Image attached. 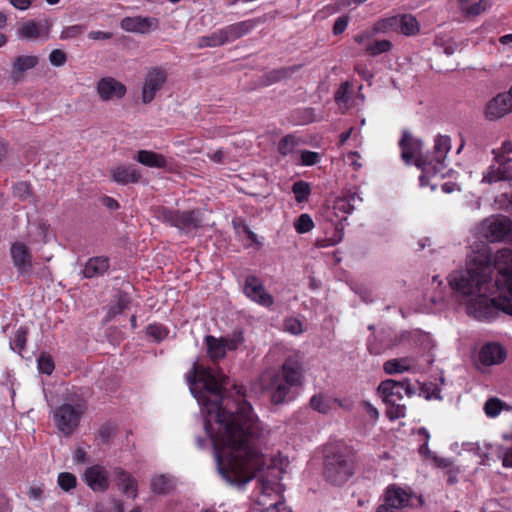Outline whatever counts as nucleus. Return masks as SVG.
<instances>
[{"label":"nucleus","instance_id":"obj_1","mask_svg":"<svg viewBox=\"0 0 512 512\" xmlns=\"http://www.w3.org/2000/svg\"><path fill=\"white\" fill-rule=\"evenodd\" d=\"M187 381L193 396L218 425L212 432L209 421L205 423L220 475L231 485H245L263 469L265 461L258 446L259 423L245 399L244 387L233 385L235 398L226 396L228 377L214 374L197 362L187 374Z\"/></svg>","mask_w":512,"mask_h":512},{"label":"nucleus","instance_id":"obj_2","mask_svg":"<svg viewBox=\"0 0 512 512\" xmlns=\"http://www.w3.org/2000/svg\"><path fill=\"white\" fill-rule=\"evenodd\" d=\"M448 283L475 319L492 320L500 311L512 316V250L471 260L465 270L452 272Z\"/></svg>","mask_w":512,"mask_h":512},{"label":"nucleus","instance_id":"obj_3","mask_svg":"<svg viewBox=\"0 0 512 512\" xmlns=\"http://www.w3.org/2000/svg\"><path fill=\"white\" fill-rule=\"evenodd\" d=\"M303 365L297 355L287 357L278 369L267 371L263 386L272 404L280 405L293 399L292 390L302 384Z\"/></svg>","mask_w":512,"mask_h":512},{"label":"nucleus","instance_id":"obj_4","mask_svg":"<svg viewBox=\"0 0 512 512\" xmlns=\"http://www.w3.org/2000/svg\"><path fill=\"white\" fill-rule=\"evenodd\" d=\"M88 408L87 401L79 395H71L53 410L52 419L57 430L64 436H71L79 427Z\"/></svg>","mask_w":512,"mask_h":512},{"label":"nucleus","instance_id":"obj_5","mask_svg":"<svg viewBox=\"0 0 512 512\" xmlns=\"http://www.w3.org/2000/svg\"><path fill=\"white\" fill-rule=\"evenodd\" d=\"M153 217L169 227L189 234L204 225L203 212L200 208L179 210L167 206H157L153 209Z\"/></svg>","mask_w":512,"mask_h":512},{"label":"nucleus","instance_id":"obj_6","mask_svg":"<svg viewBox=\"0 0 512 512\" xmlns=\"http://www.w3.org/2000/svg\"><path fill=\"white\" fill-rule=\"evenodd\" d=\"M378 392L386 404V415L390 420H396L405 417L406 407L401 404L403 394L412 396L415 394V388L409 379L396 381L387 379L380 383Z\"/></svg>","mask_w":512,"mask_h":512},{"label":"nucleus","instance_id":"obj_7","mask_svg":"<svg viewBox=\"0 0 512 512\" xmlns=\"http://www.w3.org/2000/svg\"><path fill=\"white\" fill-rule=\"evenodd\" d=\"M351 450L340 444L328 450L324 460V476L333 485H343L352 475Z\"/></svg>","mask_w":512,"mask_h":512},{"label":"nucleus","instance_id":"obj_8","mask_svg":"<svg viewBox=\"0 0 512 512\" xmlns=\"http://www.w3.org/2000/svg\"><path fill=\"white\" fill-rule=\"evenodd\" d=\"M494 163L483 173L482 183L493 184L512 180V143L504 141L501 147L492 150Z\"/></svg>","mask_w":512,"mask_h":512},{"label":"nucleus","instance_id":"obj_9","mask_svg":"<svg viewBox=\"0 0 512 512\" xmlns=\"http://www.w3.org/2000/svg\"><path fill=\"white\" fill-rule=\"evenodd\" d=\"M256 489L259 496L255 500L262 509H251L250 512H290L286 511L283 496L280 494V484L261 476L257 480Z\"/></svg>","mask_w":512,"mask_h":512},{"label":"nucleus","instance_id":"obj_10","mask_svg":"<svg viewBox=\"0 0 512 512\" xmlns=\"http://www.w3.org/2000/svg\"><path fill=\"white\" fill-rule=\"evenodd\" d=\"M450 149L451 138L447 135H438L434 141L431 157L423 161V172L427 175L442 173Z\"/></svg>","mask_w":512,"mask_h":512},{"label":"nucleus","instance_id":"obj_11","mask_svg":"<svg viewBox=\"0 0 512 512\" xmlns=\"http://www.w3.org/2000/svg\"><path fill=\"white\" fill-rule=\"evenodd\" d=\"M479 234L491 242L502 240L511 231V221L503 215H493L481 222Z\"/></svg>","mask_w":512,"mask_h":512},{"label":"nucleus","instance_id":"obj_12","mask_svg":"<svg viewBox=\"0 0 512 512\" xmlns=\"http://www.w3.org/2000/svg\"><path fill=\"white\" fill-rule=\"evenodd\" d=\"M167 77V71L162 67L153 66L147 70L141 96L144 104H149L155 99L157 92L165 85Z\"/></svg>","mask_w":512,"mask_h":512},{"label":"nucleus","instance_id":"obj_13","mask_svg":"<svg viewBox=\"0 0 512 512\" xmlns=\"http://www.w3.org/2000/svg\"><path fill=\"white\" fill-rule=\"evenodd\" d=\"M244 294L257 304L269 308L274 304V298L266 290L258 277L249 275L245 279Z\"/></svg>","mask_w":512,"mask_h":512},{"label":"nucleus","instance_id":"obj_14","mask_svg":"<svg viewBox=\"0 0 512 512\" xmlns=\"http://www.w3.org/2000/svg\"><path fill=\"white\" fill-rule=\"evenodd\" d=\"M83 478L86 485L94 492H105L110 486L108 471L99 464L88 467Z\"/></svg>","mask_w":512,"mask_h":512},{"label":"nucleus","instance_id":"obj_15","mask_svg":"<svg viewBox=\"0 0 512 512\" xmlns=\"http://www.w3.org/2000/svg\"><path fill=\"white\" fill-rule=\"evenodd\" d=\"M402 150L401 157L406 163L412 161L423 170V161L420 152L422 149V142L419 139L412 137L408 132H403L402 138L399 142Z\"/></svg>","mask_w":512,"mask_h":512},{"label":"nucleus","instance_id":"obj_16","mask_svg":"<svg viewBox=\"0 0 512 512\" xmlns=\"http://www.w3.org/2000/svg\"><path fill=\"white\" fill-rule=\"evenodd\" d=\"M512 111V93L509 90L506 93H500L491 99L485 109L486 117L490 120H496L504 117Z\"/></svg>","mask_w":512,"mask_h":512},{"label":"nucleus","instance_id":"obj_17","mask_svg":"<svg viewBox=\"0 0 512 512\" xmlns=\"http://www.w3.org/2000/svg\"><path fill=\"white\" fill-rule=\"evenodd\" d=\"M310 406L313 410L326 414L333 410H350L352 402L349 399L332 398L323 394L314 395L310 399Z\"/></svg>","mask_w":512,"mask_h":512},{"label":"nucleus","instance_id":"obj_18","mask_svg":"<svg viewBox=\"0 0 512 512\" xmlns=\"http://www.w3.org/2000/svg\"><path fill=\"white\" fill-rule=\"evenodd\" d=\"M111 179L120 185L139 183L142 174L134 164H118L110 169Z\"/></svg>","mask_w":512,"mask_h":512},{"label":"nucleus","instance_id":"obj_19","mask_svg":"<svg viewBox=\"0 0 512 512\" xmlns=\"http://www.w3.org/2000/svg\"><path fill=\"white\" fill-rule=\"evenodd\" d=\"M50 27L51 24L48 20L39 22L28 20L18 29V36L26 40H37L39 38L46 40L50 33Z\"/></svg>","mask_w":512,"mask_h":512},{"label":"nucleus","instance_id":"obj_20","mask_svg":"<svg viewBox=\"0 0 512 512\" xmlns=\"http://www.w3.org/2000/svg\"><path fill=\"white\" fill-rule=\"evenodd\" d=\"M120 26L127 32L146 34L158 28L159 20L154 17H125L121 20Z\"/></svg>","mask_w":512,"mask_h":512},{"label":"nucleus","instance_id":"obj_21","mask_svg":"<svg viewBox=\"0 0 512 512\" xmlns=\"http://www.w3.org/2000/svg\"><path fill=\"white\" fill-rule=\"evenodd\" d=\"M126 91V86L112 77H104L97 83V92L102 101L120 99Z\"/></svg>","mask_w":512,"mask_h":512},{"label":"nucleus","instance_id":"obj_22","mask_svg":"<svg viewBox=\"0 0 512 512\" xmlns=\"http://www.w3.org/2000/svg\"><path fill=\"white\" fill-rule=\"evenodd\" d=\"M12 262L20 274H27L32 267V254L22 242H14L10 248Z\"/></svg>","mask_w":512,"mask_h":512},{"label":"nucleus","instance_id":"obj_23","mask_svg":"<svg viewBox=\"0 0 512 512\" xmlns=\"http://www.w3.org/2000/svg\"><path fill=\"white\" fill-rule=\"evenodd\" d=\"M506 350L497 343H487L479 351V362L484 366L499 365L506 359Z\"/></svg>","mask_w":512,"mask_h":512},{"label":"nucleus","instance_id":"obj_24","mask_svg":"<svg viewBox=\"0 0 512 512\" xmlns=\"http://www.w3.org/2000/svg\"><path fill=\"white\" fill-rule=\"evenodd\" d=\"M412 493L396 485H391L385 493V501L392 507L403 509L411 504Z\"/></svg>","mask_w":512,"mask_h":512},{"label":"nucleus","instance_id":"obj_25","mask_svg":"<svg viewBox=\"0 0 512 512\" xmlns=\"http://www.w3.org/2000/svg\"><path fill=\"white\" fill-rule=\"evenodd\" d=\"M134 159L149 168L166 169L168 167L167 158L151 150H139Z\"/></svg>","mask_w":512,"mask_h":512},{"label":"nucleus","instance_id":"obj_26","mask_svg":"<svg viewBox=\"0 0 512 512\" xmlns=\"http://www.w3.org/2000/svg\"><path fill=\"white\" fill-rule=\"evenodd\" d=\"M110 267L109 258L106 256L91 257L86 262L83 275L85 278H94L103 276Z\"/></svg>","mask_w":512,"mask_h":512},{"label":"nucleus","instance_id":"obj_27","mask_svg":"<svg viewBox=\"0 0 512 512\" xmlns=\"http://www.w3.org/2000/svg\"><path fill=\"white\" fill-rule=\"evenodd\" d=\"M255 26L253 20H245L222 28V34L226 43L235 41L248 34Z\"/></svg>","mask_w":512,"mask_h":512},{"label":"nucleus","instance_id":"obj_28","mask_svg":"<svg viewBox=\"0 0 512 512\" xmlns=\"http://www.w3.org/2000/svg\"><path fill=\"white\" fill-rule=\"evenodd\" d=\"M39 63L38 56L35 55H22L18 56L12 64V76L15 80H20L23 74L33 69Z\"/></svg>","mask_w":512,"mask_h":512},{"label":"nucleus","instance_id":"obj_29","mask_svg":"<svg viewBox=\"0 0 512 512\" xmlns=\"http://www.w3.org/2000/svg\"><path fill=\"white\" fill-rule=\"evenodd\" d=\"M117 485L126 495H131L133 499L137 497V481L123 468H115Z\"/></svg>","mask_w":512,"mask_h":512},{"label":"nucleus","instance_id":"obj_30","mask_svg":"<svg viewBox=\"0 0 512 512\" xmlns=\"http://www.w3.org/2000/svg\"><path fill=\"white\" fill-rule=\"evenodd\" d=\"M420 31V24L412 14L397 15V33L405 36H414Z\"/></svg>","mask_w":512,"mask_h":512},{"label":"nucleus","instance_id":"obj_31","mask_svg":"<svg viewBox=\"0 0 512 512\" xmlns=\"http://www.w3.org/2000/svg\"><path fill=\"white\" fill-rule=\"evenodd\" d=\"M416 366V361L412 357H402L387 360L384 365V371L389 374L403 373L409 371Z\"/></svg>","mask_w":512,"mask_h":512},{"label":"nucleus","instance_id":"obj_32","mask_svg":"<svg viewBox=\"0 0 512 512\" xmlns=\"http://www.w3.org/2000/svg\"><path fill=\"white\" fill-rule=\"evenodd\" d=\"M205 344L207 346V354L212 360L216 361L225 357L227 349L224 338L208 335L205 337Z\"/></svg>","mask_w":512,"mask_h":512},{"label":"nucleus","instance_id":"obj_33","mask_svg":"<svg viewBox=\"0 0 512 512\" xmlns=\"http://www.w3.org/2000/svg\"><path fill=\"white\" fill-rule=\"evenodd\" d=\"M301 67V65H293L289 67L273 69L264 75L265 82L268 85L277 83L283 79L291 77L294 73L299 71Z\"/></svg>","mask_w":512,"mask_h":512},{"label":"nucleus","instance_id":"obj_34","mask_svg":"<svg viewBox=\"0 0 512 512\" xmlns=\"http://www.w3.org/2000/svg\"><path fill=\"white\" fill-rule=\"evenodd\" d=\"M131 303L130 296L126 292L119 291L117 294L116 302L113 304L105 317L106 322L112 320L117 315L121 314L124 310L129 308Z\"/></svg>","mask_w":512,"mask_h":512},{"label":"nucleus","instance_id":"obj_35","mask_svg":"<svg viewBox=\"0 0 512 512\" xmlns=\"http://www.w3.org/2000/svg\"><path fill=\"white\" fill-rule=\"evenodd\" d=\"M301 140L294 134L285 135L278 143L277 150L282 156H287L295 152Z\"/></svg>","mask_w":512,"mask_h":512},{"label":"nucleus","instance_id":"obj_36","mask_svg":"<svg viewBox=\"0 0 512 512\" xmlns=\"http://www.w3.org/2000/svg\"><path fill=\"white\" fill-rule=\"evenodd\" d=\"M374 33H397V15L379 19L373 26Z\"/></svg>","mask_w":512,"mask_h":512},{"label":"nucleus","instance_id":"obj_37","mask_svg":"<svg viewBox=\"0 0 512 512\" xmlns=\"http://www.w3.org/2000/svg\"><path fill=\"white\" fill-rule=\"evenodd\" d=\"M172 487L171 479L165 475H158L151 480V490L155 494H166Z\"/></svg>","mask_w":512,"mask_h":512},{"label":"nucleus","instance_id":"obj_38","mask_svg":"<svg viewBox=\"0 0 512 512\" xmlns=\"http://www.w3.org/2000/svg\"><path fill=\"white\" fill-rule=\"evenodd\" d=\"M292 192L298 203L305 202L311 194L310 184L302 180L296 181L292 186Z\"/></svg>","mask_w":512,"mask_h":512},{"label":"nucleus","instance_id":"obj_39","mask_svg":"<svg viewBox=\"0 0 512 512\" xmlns=\"http://www.w3.org/2000/svg\"><path fill=\"white\" fill-rule=\"evenodd\" d=\"M315 224L307 213L301 214L294 222V228L298 234H305L314 228Z\"/></svg>","mask_w":512,"mask_h":512},{"label":"nucleus","instance_id":"obj_40","mask_svg":"<svg viewBox=\"0 0 512 512\" xmlns=\"http://www.w3.org/2000/svg\"><path fill=\"white\" fill-rule=\"evenodd\" d=\"M147 335L152 337L155 341L161 342L167 338L169 329L160 323L149 324L146 328Z\"/></svg>","mask_w":512,"mask_h":512},{"label":"nucleus","instance_id":"obj_41","mask_svg":"<svg viewBox=\"0 0 512 512\" xmlns=\"http://www.w3.org/2000/svg\"><path fill=\"white\" fill-rule=\"evenodd\" d=\"M58 486L65 492H70L77 485V478L73 473L61 472L57 477Z\"/></svg>","mask_w":512,"mask_h":512},{"label":"nucleus","instance_id":"obj_42","mask_svg":"<svg viewBox=\"0 0 512 512\" xmlns=\"http://www.w3.org/2000/svg\"><path fill=\"white\" fill-rule=\"evenodd\" d=\"M505 403L499 398H490L485 402L484 411L488 417L494 418L503 410Z\"/></svg>","mask_w":512,"mask_h":512},{"label":"nucleus","instance_id":"obj_43","mask_svg":"<svg viewBox=\"0 0 512 512\" xmlns=\"http://www.w3.org/2000/svg\"><path fill=\"white\" fill-rule=\"evenodd\" d=\"M392 48V43L389 40H375L369 43L366 47L370 55L376 56L388 52Z\"/></svg>","mask_w":512,"mask_h":512},{"label":"nucleus","instance_id":"obj_44","mask_svg":"<svg viewBox=\"0 0 512 512\" xmlns=\"http://www.w3.org/2000/svg\"><path fill=\"white\" fill-rule=\"evenodd\" d=\"M222 30H218L213 32L209 36L202 37L200 40V46L201 47H216L221 46L226 43L224 40V35L222 34Z\"/></svg>","mask_w":512,"mask_h":512},{"label":"nucleus","instance_id":"obj_45","mask_svg":"<svg viewBox=\"0 0 512 512\" xmlns=\"http://www.w3.org/2000/svg\"><path fill=\"white\" fill-rule=\"evenodd\" d=\"M27 342V329L20 327L16 332L11 342V348L19 354L25 349Z\"/></svg>","mask_w":512,"mask_h":512},{"label":"nucleus","instance_id":"obj_46","mask_svg":"<svg viewBox=\"0 0 512 512\" xmlns=\"http://www.w3.org/2000/svg\"><path fill=\"white\" fill-rule=\"evenodd\" d=\"M37 364H38V370L43 373V374H46V375H51L55 369V365H54V361L52 359V357L45 353V352H42L38 359H37Z\"/></svg>","mask_w":512,"mask_h":512},{"label":"nucleus","instance_id":"obj_47","mask_svg":"<svg viewBox=\"0 0 512 512\" xmlns=\"http://www.w3.org/2000/svg\"><path fill=\"white\" fill-rule=\"evenodd\" d=\"M321 154L310 150L300 152V164L302 166H314L321 161Z\"/></svg>","mask_w":512,"mask_h":512},{"label":"nucleus","instance_id":"obj_48","mask_svg":"<svg viewBox=\"0 0 512 512\" xmlns=\"http://www.w3.org/2000/svg\"><path fill=\"white\" fill-rule=\"evenodd\" d=\"M284 330L293 335H299L302 333V322L295 317H288L284 320Z\"/></svg>","mask_w":512,"mask_h":512},{"label":"nucleus","instance_id":"obj_49","mask_svg":"<svg viewBox=\"0 0 512 512\" xmlns=\"http://www.w3.org/2000/svg\"><path fill=\"white\" fill-rule=\"evenodd\" d=\"M244 341V335L241 331L235 332L230 338H224L226 349L230 351L238 349Z\"/></svg>","mask_w":512,"mask_h":512},{"label":"nucleus","instance_id":"obj_50","mask_svg":"<svg viewBox=\"0 0 512 512\" xmlns=\"http://www.w3.org/2000/svg\"><path fill=\"white\" fill-rule=\"evenodd\" d=\"M503 440L512 442V428L503 433L502 435ZM502 458V464L506 468H512V447L508 448L501 456Z\"/></svg>","mask_w":512,"mask_h":512},{"label":"nucleus","instance_id":"obj_51","mask_svg":"<svg viewBox=\"0 0 512 512\" xmlns=\"http://www.w3.org/2000/svg\"><path fill=\"white\" fill-rule=\"evenodd\" d=\"M49 61L55 67L63 66L67 61L66 53L61 49H54L49 54Z\"/></svg>","mask_w":512,"mask_h":512},{"label":"nucleus","instance_id":"obj_52","mask_svg":"<svg viewBox=\"0 0 512 512\" xmlns=\"http://www.w3.org/2000/svg\"><path fill=\"white\" fill-rule=\"evenodd\" d=\"M349 81H346L340 85L338 90L335 93V101L341 108L342 105L346 106L348 100V89H349Z\"/></svg>","mask_w":512,"mask_h":512},{"label":"nucleus","instance_id":"obj_53","mask_svg":"<svg viewBox=\"0 0 512 512\" xmlns=\"http://www.w3.org/2000/svg\"><path fill=\"white\" fill-rule=\"evenodd\" d=\"M13 194L21 199H26L31 194V186L27 182H18L13 187Z\"/></svg>","mask_w":512,"mask_h":512},{"label":"nucleus","instance_id":"obj_54","mask_svg":"<svg viewBox=\"0 0 512 512\" xmlns=\"http://www.w3.org/2000/svg\"><path fill=\"white\" fill-rule=\"evenodd\" d=\"M491 5V0H479L478 2L471 4L467 14L472 16H477L484 12Z\"/></svg>","mask_w":512,"mask_h":512},{"label":"nucleus","instance_id":"obj_55","mask_svg":"<svg viewBox=\"0 0 512 512\" xmlns=\"http://www.w3.org/2000/svg\"><path fill=\"white\" fill-rule=\"evenodd\" d=\"M114 432L115 427L110 423H105L100 427L98 431V436L101 439L102 443H108Z\"/></svg>","mask_w":512,"mask_h":512},{"label":"nucleus","instance_id":"obj_56","mask_svg":"<svg viewBox=\"0 0 512 512\" xmlns=\"http://www.w3.org/2000/svg\"><path fill=\"white\" fill-rule=\"evenodd\" d=\"M84 32V27L81 25H72L66 27L61 33V39L75 38Z\"/></svg>","mask_w":512,"mask_h":512},{"label":"nucleus","instance_id":"obj_57","mask_svg":"<svg viewBox=\"0 0 512 512\" xmlns=\"http://www.w3.org/2000/svg\"><path fill=\"white\" fill-rule=\"evenodd\" d=\"M348 23H349L348 15H342V16L338 17L333 26L334 35L342 34L345 31V29L347 28Z\"/></svg>","mask_w":512,"mask_h":512},{"label":"nucleus","instance_id":"obj_58","mask_svg":"<svg viewBox=\"0 0 512 512\" xmlns=\"http://www.w3.org/2000/svg\"><path fill=\"white\" fill-rule=\"evenodd\" d=\"M418 434L424 436V443L419 447V453L422 455L430 454V449L428 446V442L430 439V434L426 428H420L418 430Z\"/></svg>","mask_w":512,"mask_h":512},{"label":"nucleus","instance_id":"obj_59","mask_svg":"<svg viewBox=\"0 0 512 512\" xmlns=\"http://www.w3.org/2000/svg\"><path fill=\"white\" fill-rule=\"evenodd\" d=\"M361 406L364 409V411L367 413V415L369 416L370 419H372L373 421H376L378 419L379 412L370 403L363 401L361 403Z\"/></svg>","mask_w":512,"mask_h":512},{"label":"nucleus","instance_id":"obj_60","mask_svg":"<svg viewBox=\"0 0 512 512\" xmlns=\"http://www.w3.org/2000/svg\"><path fill=\"white\" fill-rule=\"evenodd\" d=\"M44 490L42 486H30L28 490V497L32 500H41Z\"/></svg>","mask_w":512,"mask_h":512},{"label":"nucleus","instance_id":"obj_61","mask_svg":"<svg viewBox=\"0 0 512 512\" xmlns=\"http://www.w3.org/2000/svg\"><path fill=\"white\" fill-rule=\"evenodd\" d=\"M88 37L93 40H108L112 38V33L97 30L89 32Z\"/></svg>","mask_w":512,"mask_h":512},{"label":"nucleus","instance_id":"obj_62","mask_svg":"<svg viewBox=\"0 0 512 512\" xmlns=\"http://www.w3.org/2000/svg\"><path fill=\"white\" fill-rule=\"evenodd\" d=\"M33 0H10V3L18 10H27Z\"/></svg>","mask_w":512,"mask_h":512},{"label":"nucleus","instance_id":"obj_63","mask_svg":"<svg viewBox=\"0 0 512 512\" xmlns=\"http://www.w3.org/2000/svg\"><path fill=\"white\" fill-rule=\"evenodd\" d=\"M102 204L110 210H116L119 208L118 201L109 196H105L102 198Z\"/></svg>","mask_w":512,"mask_h":512},{"label":"nucleus","instance_id":"obj_64","mask_svg":"<svg viewBox=\"0 0 512 512\" xmlns=\"http://www.w3.org/2000/svg\"><path fill=\"white\" fill-rule=\"evenodd\" d=\"M87 459V453L83 448H77L73 454V460L76 463H84Z\"/></svg>","mask_w":512,"mask_h":512}]
</instances>
